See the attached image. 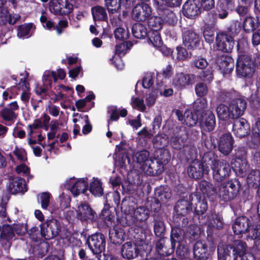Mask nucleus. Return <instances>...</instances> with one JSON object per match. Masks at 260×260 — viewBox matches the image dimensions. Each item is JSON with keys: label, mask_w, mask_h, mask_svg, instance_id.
<instances>
[{"label": "nucleus", "mask_w": 260, "mask_h": 260, "mask_svg": "<svg viewBox=\"0 0 260 260\" xmlns=\"http://www.w3.org/2000/svg\"><path fill=\"white\" fill-rule=\"evenodd\" d=\"M221 100L229 104V106L220 104L216 108V112L219 119L226 121L242 116L247 107L244 97L235 90L222 91L220 95Z\"/></svg>", "instance_id": "1"}, {"label": "nucleus", "mask_w": 260, "mask_h": 260, "mask_svg": "<svg viewBox=\"0 0 260 260\" xmlns=\"http://www.w3.org/2000/svg\"><path fill=\"white\" fill-rule=\"evenodd\" d=\"M204 162L209 165L212 171L213 178L220 182L229 176L231 167L229 163L224 159L219 160L212 152L205 153L203 155Z\"/></svg>", "instance_id": "2"}, {"label": "nucleus", "mask_w": 260, "mask_h": 260, "mask_svg": "<svg viewBox=\"0 0 260 260\" xmlns=\"http://www.w3.org/2000/svg\"><path fill=\"white\" fill-rule=\"evenodd\" d=\"M7 201L8 199L2 198L0 203V225L3 229L0 243L5 250H8L11 247L12 241L16 239L12 225L8 224L11 220L6 212Z\"/></svg>", "instance_id": "3"}, {"label": "nucleus", "mask_w": 260, "mask_h": 260, "mask_svg": "<svg viewBox=\"0 0 260 260\" xmlns=\"http://www.w3.org/2000/svg\"><path fill=\"white\" fill-rule=\"evenodd\" d=\"M193 194L178 201L175 206V213L173 216V222L179 226H186L188 224V219L186 215L193 211L192 201Z\"/></svg>", "instance_id": "4"}, {"label": "nucleus", "mask_w": 260, "mask_h": 260, "mask_svg": "<svg viewBox=\"0 0 260 260\" xmlns=\"http://www.w3.org/2000/svg\"><path fill=\"white\" fill-rule=\"evenodd\" d=\"M247 245L241 241H236L231 246L224 247L222 244L217 246L219 260H236L246 252Z\"/></svg>", "instance_id": "5"}, {"label": "nucleus", "mask_w": 260, "mask_h": 260, "mask_svg": "<svg viewBox=\"0 0 260 260\" xmlns=\"http://www.w3.org/2000/svg\"><path fill=\"white\" fill-rule=\"evenodd\" d=\"M238 58L236 64V74L239 78H251L255 72V63L251 57L246 52H241L237 44Z\"/></svg>", "instance_id": "6"}, {"label": "nucleus", "mask_w": 260, "mask_h": 260, "mask_svg": "<svg viewBox=\"0 0 260 260\" xmlns=\"http://www.w3.org/2000/svg\"><path fill=\"white\" fill-rule=\"evenodd\" d=\"M182 0H155V5L163 21L169 25H174L178 21L175 14L169 8L179 6Z\"/></svg>", "instance_id": "7"}, {"label": "nucleus", "mask_w": 260, "mask_h": 260, "mask_svg": "<svg viewBox=\"0 0 260 260\" xmlns=\"http://www.w3.org/2000/svg\"><path fill=\"white\" fill-rule=\"evenodd\" d=\"M241 187L240 182L236 179L221 183L219 186L218 195L221 200L227 202L234 200L238 194Z\"/></svg>", "instance_id": "8"}, {"label": "nucleus", "mask_w": 260, "mask_h": 260, "mask_svg": "<svg viewBox=\"0 0 260 260\" xmlns=\"http://www.w3.org/2000/svg\"><path fill=\"white\" fill-rule=\"evenodd\" d=\"M211 61L214 63L223 74L230 73L234 67L233 59L218 50H213L210 52Z\"/></svg>", "instance_id": "9"}, {"label": "nucleus", "mask_w": 260, "mask_h": 260, "mask_svg": "<svg viewBox=\"0 0 260 260\" xmlns=\"http://www.w3.org/2000/svg\"><path fill=\"white\" fill-rule=\"evenodd\" d=\"M86 243L92 253L98 256L105 251L106 241L104 235L99 233L89 236Z\"/></svg>", "instance_id": "10"}, {"label": "nucleus", "mask_w": 260, "mask_h": 260, "mask_svg": "<svg viewBox=\"0 0 260 260\" xmlns=\"http://www.w3.org/2000/svg\"><path fill=\"white\" fill-rule=\"evenodd\" d=\"M41 234L46 240H50L57 236L60 231L59 222L55 219L47 220L40 225Z\"/></svg>", "instance_id": "11"}, {"label": "nucleus", "mask_w": 260, "mask_h": 260, "mask_svg": "<svg viewBox=\"0 0 260 260\" xmlns=\"http://www.w3.org/2000/svg\"><path fill=\"white\" fill-rule=\"evenodd\" d=\"M187 172L190 177L199 179L202 178L204 174H209L210 172L209 165L204 162L203 156L201 161L193 160L189 165Z\"/></svg>", "instance_id": "12"}, {"label": "nucleus", "mask_w": 260, "mask_h": 260, "mask_svg": "<svg viewBox=\"0 0 260 260\" xmlns=\"http://www.w3.org/2000/svg\"><path fill=\"white\" fill-rule=\"evenodd\" d=\"M149 176H156L161 174L164 170L163 160L160 158H150L143 166L142 170Z\"/></svg>", "instance_id": "13"}, {"label": "nucleus", "mask_w": 260, "mask_h": 260, "mask_svg": "<svg viewBox=\"0 0 260 260\" xmlns=\"http://www.w3.org/2000/svg\"><path fill=\"white\" fill-rule=\"evenodd\" d=\"M77 219L83 222H92L96 216L95 212L87 203L81 202L76 209Z\"/></svg>", "instance_id": "14"}, {"label": "nucleus", "mask_w": 260, "mask_h": 260, "mask_svg": "<svg viewBox=\"0 0 260 260\" xmlns=\"http://www.w3.org/2000/svg\"><path fill=\"white\" fill-rule=\"evenodd\" d=\"M182 32L183 43L188 49H193L199 46L200 36L192 28H184Z\"/></svg>", "instance_id": "15"}, {"label": "nucleus", "mask_w": 260, "mask_h": 260, "mask_svg": "<svg viewBox=\"0 0 260 260\" xmlns=\"http://www.w3.org/2000/svg\"><path fill=\"white\" fill-rule=\"evenodd\" d=\"M151 9L146 3H141L136 5L132 12V18L137 21H144L151 14Z\"/></svg>", "instance_id": "16"}, {"label": "nucleus", "mask_w": 260, "mask_h": 260, "mask_svg": "<svg viewBox=\"0 0 260 260\" xmlns=\"http://www.w3.org/2000/svg\"><path fill=\"white\" fill-rule=\"evenodd\" d=\"M126 202H122L121 209L126 214H132L134 217L137 221H144L147 220L149 216V210L144 206H140L135 209L134 207L129 206L128 209H127L126 206H129V204H126Z\"/></svg>", "instance_id": "17"}, {"label": "nucleus", "mask_w": 260, "mask_h": 260, "mask_svg": "<svg viewBox=\"0 0 260 260\" xmlns=\"http://www.w3.org/2000/svg\"><path fill=\"white\" fill-rule=\"evenodd\" d=\"M43 127V123L40 119H37L34 122L28 125V132L27 136L28 138V144L31 145L36 142V139L41 141L44 139V137L40 134V128Z\"/></svg>", "instance_id": "18"}, {"label": "nucleus", "mask_w": 260, "mask_h": 260, "mask_svg": "<svg viewBox=\"0 0 260 260\" xmlns=\"http://www.w3.org/2000/svg\"><path fill=\"white\" fill-rule=\"evenodd\" d=\"M216 44L218 51L230 52L234 48L235 41L231 36L224 33H219L216 37Z\"/></svg>", "instance_id": "19"}, {"label": "nucleus", "mask_w": 260, "mask_h": 260, "mask_svg": "<svg viewBox=\"0 0 260 260\" xmlns=\"http://www.w3.org/2000/svg\"><path fill=\"white\" fill-rule=\"evenodd\" d=\"M233 124L234 134L240 138H244L250 134V127L247 121L244 118H235Z\"/></svg>", "instance_id": "20"}, {"label": "nucleus", "mask_w": 260, "mask_h": 260, "mask_svg": "<svg viewBox=\"0 0 260 260\" xmlns=\"http://www.w3.org/2000/svg\"><path fill=\"white\" fill-rule=\"evenodd\" d=\"M7 188L12 194L24 193L27 191L25 180L19 177H10L7 184Z\"/></svg>", "instance_id": "21"}, {"label": "nucleus", "mask_w": 260, "mask_h": 260, "mask_svg": "<svg viewBox=\"0 0 260 260\" xmlns=\"http://www.w3.org/2000/svg\"><path fill=\"white\" fill-rule=\"evenodd\" d=\"M140 250L141 245L133 241H128L122 245L121 252L123 258L133 259L138 256Z\"/></svg>", "instance_id": "22"}, {"label": "nucleus", "mask_w": 260, "mask_h": 260, "mask_svg": "<svg viewBox=\"0 0 260 260\" xmlns=\"http://www.w3.org/2000/svg\"><path fill=\"white\" fill-rule=\"evenodd\" d=\"M234 140L230 133L221 135L218 143V151L225 156L228 155L233 149Z\"/></svg>", "instance_id": "23"}, {"label": "nucleus", "mask_w": 260, "mask_h": 260, "mask_svg": "<svg viewBox=\"0 0 260 260\" xmlns=\"http://www.w3.org/2000/svg\"><path fill=\"white\" fill-rule=\"evenodd\" d=\"M200 0H188L183 6V13L188 18L193 19L200 13Z\"/></svg>", "instance_id": "24"}, {"label": "nucleus", "mask_w": 260, "mask_h": 260, "mask_svg": "<svg viewBox=\"0 0 260 260\" xmlns=\"http://www.w3.org/2000/svg\"><path fill=\"white\" fill-rule=\"evenodd\" d=\"M195 75L193 74L177 73L173 78L172 84L176 88L182 89L186 85L192 84Z\"/></svg>", "instance_id": "25"}, {"label": "nucleus", "mask_w": 260, "mask_h": 260, "mask_svg": "<svg viewBox=\"0 0 260 260\" xmlns=\"http://www.w3.org/2000/svg\"><path fill=\"white\" fill-rule=\"evenodd\" d=\"M199 121L204 129L208 132L212 131L216 125L215 115L210 110L203 112Z\"/></svg>", "instance_id": "26"}, {"label": "nucleus", "mask_w": 260, "mask_h": 260, "mask_svg": "<svg viewBox=\"0 0 260 260\" xmlns=\"http://www.w3.org/2000/svg\"><path fill=\"white\" fill-rule=\"evenodd\" d=\"M176 113L178 120L188 126H194L199 120L198 114L190 110H186L183 115L179 110H177Z\"/></svg>", "instance_id": "27"}, {"label": "nucleus", "mask_w": 260, "mask_h": 260, "mask_svg": "<svg viewBox=\"0 0 260 260\" xmlns=\"http://www.w3.org/2000/svg\"><path fill=\"white\" fill-rule=\"evenodd\" d=\"M71 187L70 191L74 197L78 196L81 193H84L88 187L87 178H83L75 181V179L71 178L70 180Z\"/></svg>", "instance_id": "28"}, {"label": "nucleus", "mask_w": 260, "mask_h": 260, "mask_svg": "<svg viewBox=\"0 0 260 260\" xmlns=\"http://www.w3.org/2000/svg\"><path fill=\"white\" fill-rule=\"evenodd\" d=\"M156 203L160 207L159 202L165 203L171 198L172 194L170 188L168 186H160L155 189Z\"/></svg>", "instance_id": "29"}, {"label": "nucleus", "mask_w": 260, "mask_h": 260, "mask_svg": "<svg viewBox=\"0 0 260 260\" xmlns=\"http://www.w3.org/2000/svg\"><path fill=\"white\" fill-rule=\"evenodd\" d=\"M249 224V220L246 217L241 216L237 218L232 226L234 234L239 235L246 232Z\"/></svg>", "instance_id": "30"}, {"label": "nucleus", "mask_w": 260, "mask_h": 260, "mask_svg": "<svg viewBox=\"0 0 260 260\" xmlns=\"http://www.w3.org/2000/svg\"><path fill=\"white\" fill-rule=\"evenodd\" d=\"M194 197H196L197 200L196 207L193 208L194 213L196 215L204 214L208 208L207 203L204 196L198 191L193 194Z\"/></svg>", "instance_id": "31"}, {"label": "nucleus", "mask_w": 260, "mask_h": 260, "mask_svg": "<svg viewBox=\"0 0 260 260\" xmlns=\"http://www.w3.org/2000/svg\"><path fill=\"white\" fill-rule=\"evenodd\" d=\"M186 138L185 134H175L170 138V145L174 149L181 150L185 146Z\"/></svg>", "instance_id": "32"}, {"label": "nucleus", "mask_w": 260, "mask_h": 260, "mask_svg": "<svg viewBox=\"0 0 260 260\" xmlns=\"http://www.w3.org/2000/svg\"><path fill=\"white\" fill-rule=\"evenodd\" d=\"M109 239L114 244H121L124 241V233L121 229H110L109 232Z\"/></svg>", "instance_id": "33"}, {"label": "nucleus", "mask_w": 260, "mask_h": 260, "mask_svg": "<svg viewBox=\"0 0 260 260\" xmlns=\"http://www.w3.org/2000/svg\"><path fill=\"white\" fill-rule=\"evenodd\" d=\"M197 189L200 190L203 194H206L207 197L217 194L216 188L213 184L206 180H202L199 183Z\"/></svg>", "instance_id": "34"}, {"label": "nucleus", "mask_w": 260, "mask_h": 260, "mask_svg": "<svg viewBox=\"0 0 260 260\" xmlns=\"http://www.w3.org/2000/svg\"><path fill=\"white\" fill-rule=\"evenodd\" d=\"M207 247L205 244L201 241H197L193 247V254L195 257L206 260L207 253L206 252Z\"/></svg>", "instance_id": "35"}, {"label": "nucleus", "mask_w": 260, "mask_h": 260, "mask_svg": "<svg viewBox=\"0 0 260 260\" xmlns=\"http://www.w3.org/2000/svg\"><path fill=\"white\" fill-rule=\"evenodd\" d=\"M73 122L75 123H79L80 125H83L82 133L84 135L88 134L92 130V125L87 115L80 114L78 118L73 119Z\"/></svg>", "instance_id": "36"}, {"label": "nucleus", "mask_w": 260, "mask_h": 260, "mask_svg": "<svg viewBox=\"0 0 260 260\" xmlns=\"http://www.w3.org/2000/svg\"><path fill=\"white\" fill-rule=\"evenodd\" d=\"M232 164L234 171L236 172H238L242 176H244V174H246V172L248 171L249 165L245 158L235 159Z\"/></svg>", "instance_id": "37"}, {"label": "nucleus", "mask_w": 260, "mask_h": 260, "mask_svg": "<svg viewBox=\"0 0 260 260\" xmlns=\"http://www.w3.org/2000/svg\"><path fill=\"white\" fill-rule=\"evenodd\" d=\"M174 224V226L172 228V231L171 234V242L172 248L174 250L175 247V243L177 242H180L182 239V233H184L183 230L181 229V228L184 226H177Z\"/></svg>", "instance_id": "38"}, {"label": "nucleus", "mask_w": 260, "mask_h": 260, "mask_svg": "<svg viewBox=\"0 0 260 260\" xmlns=\"http://www.w3.org/2000/svg\"><path fill=\"white\" fill-rule=\"evenodd\" d=\"M94 20L108 21V15L106 9L101 6H95L91 9Z\"/></svg>", "instance_id": "39"}, {"label": "nucleus", "mask_w": 260, "mask_h": 260, "mask_svg": "<svg viewBox=\"0 0 260 260\" xmlns=\"http://www.w3.org/2000/svg\"><path fill=\"white\" fill-rule=\"evenodd\" d=\"M206 223L209 228H216L217 229H220L223 225L222 217L215 213H212L210 215H208Z\"/></svg>", "instance_id": "40"}, {"label": "nucleus", "mask_w": 260, "mask_h": 260, "mask_svg": "<svg viewBox=\"0 0 260 260\" xmlns=\"http://www.w3.org/2000/svg\"><path fill=\"white\" fill-rule=\"evenodd\" d=\"M89 191L95 197H101L103 194V189L101 181L95 178H93L90 183Z\"/></svg>", "instance_id": "41"}, {"label": "nucleus", "mask_w": 260, "mask_h": 260, "mask_svg": "<svg viewBox=\"0 0 260 260\" xmlns=\"http://www.w3.org/2000/svg\"><path fill=\"white\" fill-rule=\"evenodd\" d=\"M132 30L134 36L137 39H143L148 34L146 26L141 23L134 24Z\"/></svg>", "instance_id": "42"}, {"label": "nucleus", "mask_w": 260, "mask_h": 260, "mask_svg": "<svg viewBox=\"0 0 260 260\" xmlns=\"http://www.w3.org/2000/svg\"><path fill=\"white\" fill-rule=\"evenodd\" d=\"M18 88L19 90H21L22 92L21 94V100L24 103H28L30 98L29 85V84L25 80L21 79L19 83Z\"/></svg>", "instance_id": "43"}, {"label": "nucleus", "mask_w": 260, "mask_h": 260, "mask_svg": "<svg viewBox=\"0 0 260 260\" xmlns=\"http://www.w3.org/2000/svg\"><path fill=\"white\" fill-rule=\"evenodd\" d=\"M105 3L109 14H113L120 11L121 0H105Z\"/></svg>", "instance_id": "44"}, {"label": "nucleus", "mask_w": 260, "mask_h": 260, "mask_svg": "<svg viewBox=\"0 0 260 260\" xmlns=\"http://www.w3.org/2000/svg\"><path fill=\"white\" fill-rule=\"evenodd\" d=\"M0 115L6 121L5 124L10 125L13 123L16 118V115L14 111L9 108H4L0 112Z\"/></svg>", "instance_id": "45"}, {"label": "nucleus", "mask_w": 260, "mask_h": 260, "mask_svg": "<svg viewBox=\"0 0 260 260\" xmlns=\"http://www.w3.org/2000/svg\"><path fill=\"white\" fill-rule=\"evenodd\" d=\"M148 42L155 47H159L162 45V40L159 32L157 31H149L147 35Z\"/></svg>", "instance_id": "46"}, {"label": "nucleus", "mask_w": 260, "mask_h": 260, "mask_svg": "<svg viewBox=\"0 0 260 260\" xmlns=\"http://www.w3.org/2000/svg\"><path fill=\"white\" fill-rule=\"evenodd\" d=\"M248 238L253 241L254 245L260 251V226L252 228L249 232Z\"/></svg>", "instance_id": "47"}, {"label": "nucleus", "mask_w": 260, "mask_h": 260, "mask_svg": "<svg viewBox=\"0 0 260 260\" xmlns=\"http://www.w3.org/2000/svg\"><path fill=\"white\" fill-rule=\"evenodd\" d=\"M64 3L62 0H51L49 2V8L54 14H62Z\"/></svg>", "instance_id": "48"}, {"label": "nucleus", "mask_w": 260, "mask_h": 260, "mask_svg": "<svg viewBox=\"0 0 260 260\" xmlns=\"http://www.w3.org/2000/svg\"><path fill=\"white\" fill-rule=\"evenodd\" d=\"M168 137L165 134L157 135L153 140L154 147L157 149H162L168 144Z\"/></svg>", "instance_id": "49"}, {"label": "nucleus", "mask_w": 260, "mask_h": 260, "mask_svg": "<svg viewBox=\"0 0 260 260\" xmlns=\"http://www.w3.org/2000/svg\"><path fill=\"white\" fill-rule=\"evenodd\" d=\"M52 80L54 82L57 81L56 74L55 71H46L44 72L43 76V85L46 87L51 86Z\"/></svg>", "instance_id": "50"}, {"label": "nucleus", "mask_w": 260, "mask_h": 260, "mask_svg": "<svg viewBox=\"0 0 260 260\" xmlns=\"http://www.w3.org/2000/svg\"><path fill=\"white\" fill-rule=\"evenodd\" d=\"M149 152L146 150H143L137 152L135 154L137 162L140 166V168L143 170V166L149 160Z\"/></svg>", "instance_id": "51"}, {"label": "nucleus", "mask_w": 260, "mask_h": 260, "mask_svg": "<svg viewBox=\"0 0 260 260\" xmlns=\"http://www.w3.org/2000/svg\"><path fill=\"white\" fill-rule=\"evenodd\" d=\"M163 22L162 17H150L148 20V25L151 28L150 31H158L161 28Z\"/></svg>", "instance_id": "52"}, {"label": "nucleus", "mask_w": 260, "mask_h": 260, "mask_svg": "<svg viewBox=\"0 0 260 260\" xmlns=\"http://www.w3.org/2000/svg\"><path fill=\"white\" fill-rule=\"evenodd\" d=\"M256 27L255 19L251 16H246L243 23V29L246 32H249L253 31Z\"/></svg>", "instance_id": "53"}, {"label": "nucleus", "mask_w": 260, "mask_h": 260, "mask_svg": "<svg viewBox=\"0 0 260 260\" xmlns=\"http://www.w3.org/2000/svg\"><path fill=\"white\" fill-rule=\"evenodd\" d=\"M175 53L176 54V59L179 61L185 60L190 57V54L184 48L178 46L176 48V52H172L173 57H174Z\"/></svg>", "instance_id": "54"}, {"label": "nucleus", "mask_w": 260, "mask_h": 260, "mask_svg": "<svg viewBox=\"0 0 260 260\" xmlns=\"http://www.w3.org/2000/svg\"><path fill=\"white\" fill-rule=\"evenodd\" d=\"M33 24L32 23H27L19 26L17 30V36L19 38L30 37L29 32L32 28Z\"/></svg>", "instance_id": "55"}, {"label": "nucleus", "mask_w": 260, "mask_h": 260, "mask_svg": "<svg viewBox=\"0 0 260 260\" xmlns=\"http://www.w3.org/2000/svg\"><path fill=\"white\" fill-rule=\"evenodd\" d=\"M207 106V100L205 98L197 99L193 104V109L196 112L201 113Z\"/></svg>", "instance_id": "56"}, {"label": "nucleus", "mask_w": 260, "mask_h": 260, "mask_svg": "<svg viewBox=\"0 0 260 260\" xmlns=\"http://www.w3.org/2000/svg\"><path fill=\"white\" fill-rule=\"evenodd\" d=\"M12 228L16 238H17L16 234L18 236H22L26 233L27 230L26 224L24 223L13 224L12 226Z\"/></svg>", "instance_id": "57"}, {"label": "nucleus", "mask_w": 260, "mask_h": 260, "mask_svg": "<svg viewBox=\"0 0 260 260\" xmlns=\"http://www.w3.org/2000/svg\"><path fill=\"white\" fill-rule=\"evenodd\" d=\"M184 235L191 240H195L199 236L198 227L196 225H189L186 229Z\"/></svg>", "instance_id": "58"}, {"label": "nucleus", "mask_w": 260, "mask_h": 260, "mask_svg": "<svg viewBox=\"0 0 260 260\" xmlns=\"http://www.w3.org/2000/svg\"><path fill=\"white\" fill-rule=\"evenodd\" d=\"M131 46V43L128 42H123L117 45L115 48V55L119 57L124 55Z\"/></svg>", "instance_id": "59"}, {"label": "nucleus", "mask_w": 260, "mask_h": 260, "mask_svg": "<svg viewBox=\"0 0 260 260\" xmlns=\"http://www.w3.org/2000/svg\"><path fill=\"white\" fill-rule=\"evenodd\" d=\"M196 94L199 97H204L208 92V88L206 84L203 82L197 83L194 87Z\"/></svg>", "instance_id": "60"}, {"label": "nucleus", "mask_w": 260, "mask_h": 260, "mask_svg": "<svg viewBox=\"0 0 260 260\" xmlns=\"http://www.w3.org/2000/svg\"><path fill=\"white\" fill-rule=\"evenodd\" d=\"M101 216L107 226L112 225V222L114 219V216L110 213L108 208H104L101 212Z\"/></svg>", "instance_id": "61"}, {"label": "nucleus", "mask_w": 260, "mask_h": 260, "mask_svg": "<svg viewBox=\"0 0 260 260\" xmlns=\"http://www.w3.org/2000/svg\"><path fill=\"white\" fill-rule=\"evenodd\" d=\"M155 79L154 74L148 73L143 78L142 85L145 88H150L153 84Z\"/></svg>", "instance_id": "62"}, {"label": "nucleus", "mask_w": 260, "mask_h": 260, "mask_svg": "<svg viewBox=\"0 0 260 260\" xmlns=\"http://www.w3.org/2000/svg\"><path fill=\"white\" fill-rule=\"evenodd\" d=\"M114 36L116 39L119 40H125L128 37V31L127 29L120 26L114 30Z\"/></svg>", "instance_id": "63"}, {"label": "nucleus", "mask_w": 260, "mask_h": 260, "mask_svg": "<svg viewBox=\"0 0 260 260\" xmlns=\"http://www.w3.org/2000/svg\"><path fill=\"white\" fill-rule=\"evenodd\" d=\"M132 106L141 112H144L146 109V106L143 99L133 97L132 98Z\"/></svg>", "instance_id": "64"}]
</instances>
